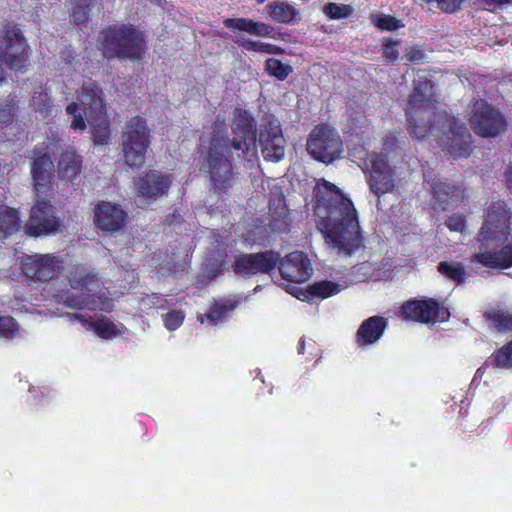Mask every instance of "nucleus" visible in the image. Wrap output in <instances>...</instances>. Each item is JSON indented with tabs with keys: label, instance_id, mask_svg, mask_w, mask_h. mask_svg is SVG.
<instances>
[{
	"label": "nucleus",
	"instance_id": "obj_1",
	"mask_svg": "<svg viewBox=\"0 0 512 512\" xmlns=\"http://www.w3.org/2000/svg\"><path fill=\"white\" fill-rule=\"evenodd\" d=\"M233 137L222 132H213L208 145L200 152V170L209 176L215 192L225 193L234 184L238 171L233 165L232 150L238 158H244L256 148L257 129L252 114L243 108H236L231 119Z\"/></svg>",
	"mask_w": 512,
	"mask_h": 512
},
{
	"label": "nucleus",
	"instance_id": "obj_2",
	"mask_svg": "<svg viewBox=\"0 0 512 512\" xmlns=\"http://www.w3.org/2000/svg\"><path fill=\"white\" fill-rule=\"evenodd\" d=\"M315 197L317 228L339 254L350 256L363 241L353 202L336 185L324 179L318 183Z\"/></svg>",
	"mask_w": 512,
	"mask_h": 512
},
{
	"label": "nucleus",
	"instance_id": "obj_3",
	"mask_svg": "<svg viewBox=\"0 0 512 512\" xmlns=\"http://www.w3.org/2000/svg\"><path fill=\"white\" fill-rule=\"evenodd\" d=\"M484 217L476 237L480 251L471 257V262L489 269L511 268L512 244L504 245L511 231V210L505 201H492Z\"/></svg>",
	"mask_w": 512,
	"mask_h": 512
},
{
	"label": "nucleus",
	"instance_id": "obj_4",
	"mask_svg": "<svg viewBox=\"0 0 512 512\" xmlns=\"http://www.w3.org/2000/svg\"><path fill=\"white\" fill-rule=\"evenodd\" d=\"M98 49L106 60L140 62L148 50L145 32L134 24H111L97 38Z\"/></svg>",
	"mask_w": 512,
	"mask_h": 512
},
{
	"label": "nucleus",
	"instance_id": "obj_5",
	"mask_svg": "<svg viewBox=\"0 0 512 512\" xmlns=\"http://www.w3.org/2000/svg\"><path fill=\"white\" fill-rule=\"evenodd\" d=\"M412 86L405 109L407 126L412 136L422 139L428 136L434 125L439 101L435 84L427 75L418 73Z\"/></svg>",
	"mask_w": 512,
	"mask_h": 512
},
{
	"label": "nucleus",
	"instance_id": "obj_6",
	"mask_svg": "<svg viewBox=\"0 0 512 512\" xmlns=\"http://www.w3.org/2000/svg\"><path fill=\"white\" fill-rule=\"evenodd\" d=\"M27 39L23 31L13 21L0 23V82L5 79L4 67L14 70H26L29 61Z\"/></svg>",
	"mask_w": 512,
	"mask_h": 512
},
{
	"label": "nucleus",
	"instance_id": "obj_7",
	"mask_svg": "<svg viewBox=\"0 0 512 512\" xmlns=\"http://www.w3.org/2000/svg\"><path fill=\"white\" fill-rule=\"evenodd\" d=\"M150 144L151 135L146 119L139 115L129 118L121 133L125 163L131 168L142 167Z\"/></svg>",
	"mask_w": 512,
	"mask_h": 512
},
{
	"label": "nucleus",
	"instance_id": "obj_8",
	"mask_svg": "<svg viewBox=\"0 0 512 512\" xmlns=\"http://www.w3.org/2000/svg\"><path fill=\"white\" fill-rule=\"evenodd\" d=\"M306 149L313 159L324 164L339 159L344 151L338 131L327 123H320L312 128L307 137Z\"/></svg>",
	"mask_w": 512,
	"mask_h": 512
},
{
	"label": "nucleus",
	"instance_id": "obj_9",
	"mask_svg": "<svg viewBox=\"0 0 512 512\" xmlns=\"http://www.w3.org/2000/svg\"><path fill=\"white\" fill-rule=\"evenodd\" d=\"M469 121L474 133L482 138H495L507 129L502 112L484 99L473 103Z\"/></svg>",
	"mask_w": 512,
	"mask_h": 512
},
{
	"label": "nucleus",
	"instance_id": "obj_10",
	"mask_svg": "<svg viewBox=\"0 0 512 512\" xmlns=\"http://www.w3.org/2000/svg\"><path fill=\"white\" fill-rule=\"evenodd\" d=\"M22 273L34 282L48 283L58 278L63 270V259L55 254L34 253L21 262Z\"/></svg>",
	"mask_w": 512,
	"mask_h": 512
},
{
	"label": "nucleus",
	"instance_id": "obj_11",
	"mask_svg": "<svg viewBox=\"0 0 512 512\" xmlns=\"http://www.w3.org/2000/svg\"><path fill=\"white\" fill-rule=\"evenodd\" d=\"M280 260L281 254L274 250L242 253L235 257L232 269L236 275L245 278L257 274H271L277 268Z\"/></svg>",
	"mask_w": 512,
	"mask_h": 512
},
{
	"label": "nucleus",
	"instance_id": "obj_12",
	"mask_svg": "<svg viewBox=\"0 0 512 512\" xmlns=\"http://www.w3.org/2000/svg\"><path fill=\"white\" fill-rule=\"evenodd\" d=\"M258 141L266 161L277 162L284 158L286 139L276 117L267 115L262 119Z\"/></svg>",
	"mask_w": 512,
	"mask_h": 512
},
{
	"label": "nucleus",
	"instance_id": "obj_13",
	"mask_svg": "<svg viewBox=\"0 0 512 512\" xmlns=\"http://www.w3.org/2000/svg\"><path fill=\"white\" fill-rule=\"evenodd\" d=\"M401 314L406 320L429 324L446 322L450 311L434 298L410 299L401 306Z\"/></svg>",
	"mask_w": 512,
	"mask_h": 512
},
{
	"label": "nucleus",
	"instance_id": "obj_14",
	"mask_svg": "<svg viewBox=\"0 0 512 512\" xmlns=\"http://www.w3.org/2000/svg\"><path fill=\"white\" fill-rule=\"evenodd\" d=\"M368 162L366 178L371 192L377 197L392 192L395 187V171L390 166L387 155L374 152L370 154Z\"/></svg>",
	"mask_w": 512,
	"mask_h": 512
},
{
	"label": "nucleus",
	"instance_id": "obj_15",
	"mask_svg": "<svg viewBox=\"0 0 512 512\" xmlns=\"http://www.w3.org/2000/svg\"><path fill=\"white\" fill-rule=\"evenodd\" d=\"M61 221L56 216L49 200H38L32 206L29 221L25 227L26 234L32 237L54 234L59 231Z\"/></svg>",
	"mask_w": 512,
	"mask_h": 512
},
{
	"label": "nucleus",
	"instance_id": "obj_16",
	"mask_svg": "<svg viewBox=\"0 0 512 512\" xmlns=\"http://www.w3.org/2000/svg\"><path fill=\"white\" fill-rule=\"evenodd\" d=\"M93 223L101 233L114 235L126 227L128 213L118 203L101 200L94 207Z\"/></svg>",
	"mask_w": 512,
	"mask_h": 512
},
{
	"label": "nucleus",
	"instance_id": "obj_17",
	"mask_svg": "<svg viewBox=\"0 0 512 512\" xmlns=\"http://www.w3.org/2000/svg\"><path fill=\"white\" fill-rule=\"evenodd\" d=\"M54 164L47 147H36L33 150L31 177L37 193L47 194L53 190Z\"/></svg>",
	"mask_w": 512,
	"mask_h": 512
},
{
	"label": "nucleus",
	"instance_id": "obj_18",
	"mask_svg": "<svg viewBox=\"0 0 512 512\" xmlns=\"http://www.w3.org/2000/svg\"><path fill=\"white\" fill-rule=\"evenodd\" d=\"M172 185V176L158 170H149L135 182V191L147 202H153L166 195Z\"/></svg>",
	"mask_w": 512,
	"mask_h": 512
},
{
	"label": "nucleus",
	"instance_id": "obj_19",
	"mask_svg": "<svg viewBox=\"0 0 512 512\" xmlns=\"http://www.w3.org/2000/svg\"><path fill=\"white\" fill-rule=\"evenodd\" d=\"M432 198L435 209L442 211L453 209L465 200V187L448 179H434L431 183Z\"/></svg>",
	"mask_w": 512,
	"mask_h": 512
},
{
	"label": "nucleus",
	"instance_id": "obj_20",
	"mask_svg": "<svg viewBox=\"0 0 512 512\" xmlns=\"http://www.w3.org/2000/svg\"><path fill=\"white\" fill-rule=\"evenodd\" d=\"M448 152L454 158H467L473 151L472 135L467 126L454 116H448Z\"/></svg>",
	"mask_w": 512,
	"mask_h": 512
},
{
	"label": "nucleus",
	"instance_id": "obj_21",
	"mask_svg": "<svg viewBox=\"0 0 512 512\" xmlns=\"http://www.w3.org/2000/svg\"><path fill=\"white\" fill-rule=\"evenodd\" d=\"M277 267L284 280L294 283L307 281L312 271L310 260L302 251H293L285 258L281 257Z\"/></svg>",
	"mask_w": 512,
	"mask_h": 512
},
{
	"label": "nucleus",
	"instance_id": "obj_22",
	"mask_svg": "<svg viewBox=\"0 0 512 512\" xmlns=\"http://www.w3.org/2000/svg\"><path fill=\"white\" fill-rule=\"evenodd\" d=\"M86 117L107 111L103 88L97 81L89 80L81 85L77 95Z\"/></svg>",
	"mask_w": 512,
	"mask_h": 512
},
{
	"label": "nucleus",
	"instance_id": "obj_23",
	"mask_svg": "<svg viewBox=\"0 0 512 512\" xmlns=\"http://www.w3.org/2000/svg\"><path fill=\"white\" fill-rule=\"evenodd\" d=\"M387 324V320L379 315L365 319L355 335L358 346L365 347L376 343L384 334Z\"/></svg>",
	"mask_w": 512,
	"mask_h": 512
},
{
	"label": "nucleus",
	"instance_id": "obj_24",
	"mask_svg": "<svg viewBox=\"0 0 512 512\" xmlns=\"http://www.w3.org/2000/svg\"><path fill=\"white\" fill-rule=\"evenodd\" d=\"M83 157L74 148L62 151L57 161L56 172L62 180L71 182L81 173Z\"/></svg>",
	"mask_w": 512,
	"mask_h": 512
},
{
	"label": "nucleus",
	"instance_id": "obj_25",
	"mask_svg": "<svg viewBox=\"0 0 512 512\" xmlns=\"http://www.w3.org/2000/svg\"><path fill=\"white\" fill-rule=\"evenodd\" d=\"M265 12L272 21L279 24H295L300 19L299 11L287 1H272L266 5Z\"/></svg>",
	"mask_w": 512,
	"mask_h": 512
},
{
	"label": "nucleus",
	"instance_id": "obj_26",
	"mask_svg": "<svg viewBox=\"0 0 512 512\" xmlns=\"http://www.w3.org/2000/svg\"><path fill=\"white\" fill-rule=\"evenodd\" d=\"M88 123L91 125L92 140L95 145L108 144L111 136L110 121L106 112L103 114H95L86 117Z\"/></svg>",
	"mask_w": 512,
	"mask_h": 512
},
{
	"label": "nucleus",
	"instance_id": "obj_27",
	"mask_svg": "<svg viewBox=\"0 0 512 512\" xmlns=\"http://www.w3.org/2000/svg\"><path fill=\"white\" fill-rule=\"evenodd\" d=\"M72 317L92 329L102 339H112L119 334L117 326L106 316L102 315L95 321L87 320L80 314H73Z\"/></svg>",
	"mask_w": 512,
	"mask_h": 512
},
{
	"label": "nucleus",
	"instance_id": "obj_28",
	"mask_svg": "<svg viewBox=\"0 0 512 512\" xmlns=\"http://www.w3.org/2000/svg\"><path fill=\"white\" fill-rule=\"evenodd\" d=\"M68 281L71 288L80 290L83 294L99 286L97 274L86 271L85 269L72 270Z\"/></svg>",
	"mask_w": 512,
	"mask_h": 512
},
{
	"label": "nucleus",
	"instance_id": "obj_29",
	"mask_svg": "<svg viewBox=\"0 0 512 512\" xmlns=\"http://www.w3.org/2000/svg\"><path fill=\"white\" fill-rule=\"evenodd\" d=\"M21 226L19 212L10 207H0V239L16 233Z\"/></svg>",
	"mask_w": 512,
	"mask_h": 512
},
{
	"label": "nucleus",
	"instance_id": "obj_30",
	"mask_svg": "<svg viewBox=\"0 0 512 512\" xmlns=\"http://www.w3.org/2000/svg\"><path fill=\"white\" fill-rule=\"evenodd\" d=\"M268 227L271 233H287L290 231L291 217L285 204L275 210L270 208Z\"/></svg>",
	"mask_w": 512,
	"mask_h": 512
},
{
	"label": "nucleus",
	"instance_id": "obj_31",
	"mask_svg": "<svg viewBox=\"0 0 512 512\" xmlns=\"http://www.w3.org/2000/svg\"><path fill=\"white\" fill-rule=\"evenodd\" d=\"M486 366L494 369L511 370L512 369V339L502 347L496 349L486 360Z\"/></svg>",
	"mask_w": 512,
	"mask_h": 512
},
{
	"label": "nucleus",
	"instance_id": "obj_32",
	"mask_svg": "<svg viewBox=\"0 0 512 512\" xmlns=\"http://www.w3.org/2000/svg\"><path fill=\"white\" fill-rule=\"evenodd\" d=\"M437 270L442 276L456 285H461L466 282L467 272L460 262L453 264L447 261H442L438 264Z\"/></svg>",
	"mask_w": 512,
	"mask_h": 512
},
{
	"label": "nucleus",
	"instance_id": "obj_33",
	"mask_svg": "<svg viewBox=\"0 0 512 512\" xmlns=\"http://www.w3.org/2000/svg\"><path fill=\"white\" fill-rule=\"evenodd\" d=\"M306 297L325 299L340 292V285L330 280H322L308 286Z\"/></svg>",
	"mask_w": 512,
	"mask_h": 512
},
{
	"label": "nucleus",
	"instance_id": "obj_34",
	"mask_svg": "<svg viewBox=\"0 0 512 512\" xmlns=\"http://www.w3.org/2000/svg\"><path fill=\"white\" fill-rule=\"evenodd\" d=\"M31 106L43 118L49 116L53 109V101L48 91L43 87L35 91L31 99Z\"/></svg>",
	"mask_w": 512,
	"mask_h": 512
},
{
	"label": "nucleus",
	"instance_id": "obj_35",
	"mask_svg": "<svg viewBox=\"0 0 512 512\" xmlns=\"http://www.w3.org/2000/svg\"><path fill=\"white\" fill-rule=\"evenodd\" d=\"M95 1H72L70 22L76 26L84 25L89 20V14Z\"/></svg>",
	"mask_w": 512,
	"mask_h": 512
},
{
	"label": "nucleus",
	"instance_id": "obj_36",
	"mask_svg": "<svg viewBox=\"0 0 512 512\" xmlns=\"http://www.w3.org/2000/svg\"><path fill=\"white\" fill-rule=\"evenodd\" d=\"M264 66L265 71L279 81H284L293 72L290 64L276 58H268Z\"/></svg>",
	"mask_w": 512,
	"mask_h": 512
},
{
	"label": "nucleus",
	"instance_id": "obj_37",
	"mask_svg": "<svg viewBox=\"0 0 512 512\" xmlns=\"http://www.w3.org/2000/svg\"><path fill=\"white\" fill-rule=\"evenodd\" d=\"M64 304L67 307L74 309H89L96 310L97 305H95V301L93 296L88 293H82V295H75L73 293L67 292V295L64 300Z\"/></svg>",
	"mask_w": 512,
	"mask_h": 512
},
{
	"label": "nucleus",
	"instance_id": "obj_38",
	"mask_svg": "<svg viewBox=\"0 0 512 512\" xmlns=\"http://www.w3.org/2000/svg\"><path fill=\"white\" fill-rule=\"evenodd\" d=\"M235 308V304L229 300L215 302L211 307L206 317L213 323L222 320L228 312Z\"/></svg>",
	"mask_w": 512,
	"mask_h": 512
},
{
	"label": "nucleus",
	"instance_id": "obj_39",
	"mask_svg": "<svg viewBox=\"0 0 512 512\" xmlns=\"http://www.w3.org/2000/svg\"><path fill=\"white\" fill-rule=\"evenodd\" d=\"M352 12L353 10L349 5L338 4L334 2H329L323 7V13L329 19L333 20L347 18L352 14Z\"/></svg>",
	"mask_w": 512,
	"mask_h": 512
},
{
	"label": "nucleus",
	"instance_id": "obj_40",
	"mask_svg": "<svg viewBox=\"0 0 512 512\" xmlns=\"http://www.w3.org/2000/svg\"><path fill=\"white\" fill-rule=\"evenodd\" d=\"M240 45L248 51L262 52L267 54H281L283 49L271 43H264L255 40H245Z\"/></svg>",
	"mask_w": 512,
	"mask_h": 512
},
{
	"label": "nucleus",
	"instance_id": "obj_41",
	"mask_svg": "<svg viewBox=\"0 0 512 512\" xmlns=\"http://www.w3.org/2000/svg\"><path fill=\"white\" fill-rule=\"evenodd\" d=\"M66 113L72 118L71 129L74 131H84L86 129L85 119L80 112V106L77 102H71L66 107Z\"/></svg>",
	"mask_w": 512,
	"mask_h": 512
},
{
	"label": "nucleus",
	"instance_id": "obj_42",
	"mask_svg": "<svg viewBox=\"0 0 512 512\" xmlns=\"http://www.w3.org/2000/svg\"><path fill=\"white\" fill-rule=\"evenodd\" d=\"M487 319L498 331L512 330V315L504 312H491L487 314Z\"/></svg>",
	"mask_w": 512,
	"mask_h": 512
},
{
	"label": "nucleus",
	"instance_id": "obj_43",
	"mask_svg": "<svg viewBox=\"0 0 512 512\" xmlns=\"http://www.w3.org/2000/svg\"><path fill=\"white\" fill-rule=\"evenodd\" d=\"M18 332V323L12 316H0V336L12 339Z\"/></svg>",
	"mask_w": 512,
	"mask_h": 512
},
{
	"label": "nucleus",
	"instance_id": "obj_44",
	"mask_svg": "<svg viewBox=\"0 0 512 512\" xmlns=\"http://www.w3.org/2000/svg\"><path fill=\"white\" fill-rule=\"evenodd\" d=\"M18 107L14 99H7L5 102L0 101V123L8 124L14 119Z\"/></svg>",
	"mask_w": 512,
	"mask_h": 512
},
{
	"label": "nucleus",
	"instance_id": "obj_45",
	"mask_svg": "<svg viewBox=\"0 0 512 512\" xmlns=\"http://www.w3.org/2000/svg\"><path fill=\"white\" fill-rule=\"evenodd\" d=\"M185 319V314L181 310H171L164 316V325L169 331L179 328Z\"/></svg>",
	"mask_w": 512,
	"mask_h": 512
},
{
	"label": "nucleus",
	"instance_id": "obj_46",
	"mask_svg": "<svg viewBox=\"0 0 512 512\" xmlns=\"http://www.w3.org/2000/svg\"><path fill=\"white\" fill-rule=\"evenodd\" d=\"M446 227L452 232H463L466 227V218L459 213H453L445 221Z\"/></svg>",
	"mask_w": 512,
	"mask_h": 512
},
{
	"label": "nucleus",
	"instance_id": "obj_47",
	"mask_svg": "<svg viewBox=\"0 0 512 512\" xmlns=\"http://www.w3.org/2000/svg\"><path fill=\"white\" fill-rule=\"evenodd\" d=\"M251 19L248 18H228L224 20V26L228 29H235L249 33L251 27Z\"/></svg>",
	"mask_w": 512,
	"mask_h": 512
},
{
	"label": "nucleus",
	"instance_id": "obj_48",
	"mask_svg": "<svg viewBox=\"0 0 512 512\" xmlns=\"http://www.w3.org/2000/svg\"><path fill=\"white\" fill-rule=\"evenodd\" d=\"M375 24L380 30L393 31L398 28L396 18L391 15L378 17Z\"/></svg>",
	"mask_w": 512,
	"mask_h": 512
},
{
	"label": "nucleus",
	"instance_id": "obj_49",
	"mask_svg": "<svg viewBox=\"0 0 512 512\" xmlns=\"http://www.w3.org/2000/svg\"><path fill=\"white\" fill-rule=\"evenodd\" d=\"M382 147L386 154L396 152L399 148V141L397 136L392 132L387 133L383 137Z\"/></svg>",
	"mask_w": 512,
	"mask_h": 512
},
{
	"label": "nucleus",
	"instance_id": "obj_50",
	"mask_svg": "<svg viewBox=\"0 0 512 512\" xmlns=\"http://www.w3.org/2000/svg\"><path fill=\"white\" fill-rule=\"evenodd\" d=\"M272 31V27L263 22L252 20L249 34L255 36H268Z\"/></svg>",
	"mask_w": 512,
	"mask_h": 512
},
{
	"label": "nucleus",
	"instance_id": "obj_51",
	"mask_svg": "<svg viewBox=\"0 0 512 512\" xmlns=\"http://www.w3.org/2000/svg\"><path fill=\"white\" fill-rule=\"evenodd\" d=\"M398 44L396 41L388 40L384 43L383 54L389 62H394L398 59L399 53L395 46Z\"/></svg>",
	"mask_w": 512,
	"mask_h": 512
},
{
	"label": "nucleus",
	"instance_id": "obj_52",
	"mask_svg": "<svg viewBox=\"0 0 512 512\" xmlns=\"http://www.w3.org/2000/svg\"><path fill=\"white\" fill-rule=\"evenodd\" d=\"M406 61L411 64H420L425 59V53L422 49L412 47L404 56Z\"/></svg>",
	"mask_w": 512,
	"mask_h": 512
},
{
	"label": "nucleus",
	"instance_id": "obj_53",
	"mask_svg": "<svg viewBox=\"0 0 512 512\" xmlns=\"http://www.w3.org/2000/svg\"><path fill=\"white\" fill-rule=\"evenodd\" d=\"M223 266H224V263L222 260L216 261L215 263L212 264V267L210 269H208V274L212 278H215V277L221 275L223 273Z\"/></svg>",
	"mask_w": 512,
	"mask_h": 512
},
{
	"label": "nucleus",
	"instance_id": "obj_54",
	"mask_svg": "<svg viewBox=\"0 0 512 512\" xmlns=\"http://www.w3.org/2000/svg\"><path fill=\"white\" fill-rule=\"evenodd\" d=\"M486 6L502 7L510 4L512 0H480Z\"/></svg>",
	"mask_w": 512,
	"mask_h": 512
},
{
	"label": "nucleus",
	"instance_id": "obj_55",
	"mask_svg": "<svg viewBox=\"0 0 512 512\" xmlns=\"http://www.w3.org/2000/svg\"><path fill=\"white\" fill-rule=\"evenodd\" d=\"M506 185L512 194V165L505 172Z\"/></svg>",
	"mask_w": 512,
	"mask_h": 512
},
{
	"label": "nucleus",
	"instance_id": "obj_56",
	"mask_svg": "<svg viewBox=\"0 0 512 512\" xmlns=\"http://www.w3.org/2000/svg\"><path fill=\"white\" fill-rule=\"evenodd\" d=\"M488 366L485 365V362L483 363V365L477 369L476 371V374L475 376H481L483 371L487 368Z\"/></svg>",
	"mask_w": 512,
	"mask_h": 512
},
{
	"label": "nucleus",
	"instance_id": "obj_57",
	"mask_svg": "<svg viewBox=\"0 0 512 512\" xmlns=\"http://www.w3.org/2000/svg\"><path fill=\"white\" fill-rule=\"evenodd\" d=\"M264 1H265V0H256V3H257L258 5H260V4H263V3H264Z\"/></svg>",
	"mask_w": 512,
	"mask_h": 512
}]
</instances>
